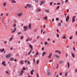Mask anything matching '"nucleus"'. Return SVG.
<instances>
[{
  "label": "nucleus",
  "instance_id": "nucleus-3",
  "mask_svg": "<svg viewBox=\"0 0 77 77\" xmlns=\"http://www.w3.org/2000/svg\"><path fill=\"white\" fill-rule=\"evenodd\" d=\"M2 65H3L4 66H6V62L3 61L2 63Z\"/></svg>",
  "mask_w": 77,
  "mask_h": 77
},
{
  "label": "nucleus",
  "instance_id": "nucleus-51",
  "mask_svg": "<svg viewBox=\"0 0 77 77\" xmlns=\"http://www.w3.org/2000/svg\"><path fill=\"white\" fill-rule=\"evenodd\" d=\"M58 66H59V64H57V67H56L57 69V68H58Z\"/></svg>",
  "mask_w": 77,
  "mask_h": 77
},
{
  "label": "nucleus",
  "instance_id": "nucleus-42",
  "mask_svg": "<svg viewBox=\"0 0 77 77\" xmlns=\"http://www.w3.org/2000/svg\"><path fill=\"white\" fill-rule=\"evenodd\" d=\"M60 7H59V6H58L57 8V9H59Z\"/></svg>",
  "mask_w": 77,
  "mask_h": 77
},
{
  "label": "nucleus",
  "instance_id": "nucleus-21",
  "mask_svg": "<svg viewBox=\"0 0 77 77\" xmlns=\"http://www.w3.org/2000/svg\"><path fill=\"white\" fill-rule=\"evenodd\" d=\"M5 51V49H3L2 50H0V51H1V53H2L3 51Z\"/></svg>",
  "mask_w": 77,
  "mask_h": 77
},
{
  "label": "nucleus",
  "instance_id": "nucleus-20",
  "mask_svg": "<svg viewBox=\"0 0 77 77\" xmlns=\"http://www.w3.org/2000/svg\"><path fill=\"white\" fill-rule=\"evenodd\" d=\"M20 63L22 65H23V64H24V61H22L21 62H20Z\"/></svg>",
  "mask_w": 77,
  "mask_h": 77
},
{
  "label": "nucleus",
  "instance_id": "nucleus-32",
  "mask_svg": "<svg viewBox=\"0 0 77 77\" xmlns=\"http://www.w3.org/2000/svg\"><path fill=\"white\" fill-rule=\"evenodd\" d=\"M10 60H11V61H12V60H14V58H10Z\"/></svg>",
  "mask_w": 77,
  "mask_h": 77
},
{
  "label": "nucleus",
  "instance_id": "nucleus-27",
  "mask_svg": "<svg viewBox=\"0 0 77 77\" xmlns=\"http://www.w3.org/2000/svg\"><path fill=\"white\" fill-rule=\"evenodd\" d=\"M21 32H17L18 35H21Z\"/></svg>",
  "mask_w": 77,
  "mask_h": 77
},
{
  "label": "nucleus",
  "instance_id": "nucleus-31",
  "mask_svg": "<svg viewBox=\"0 0 77 77\" xmlns=\"http://www.w3.org/2000/svg\"><path fill=\"white\" fill-rule=\"evenodd\" d=\"M69 39H72V36H70L69 38Z\"/></svg>",
  "mask_w": 77,
  "mask_h": 77
},
{
  "label": "nucleus",
  "instance_id": "nucleus-1",
  "mask_svg": "<svg viewBox=\"0 0 77 77\" xmlns=\"http://www.w3.org/2000/svg\"><path fill=\"white\" fill-rule=\"evenodd\" d=\"M75 17H76V16H74L73 17L72 19V23H74L75 22Z\"/></svg>",
  "mask_w": 77,
  "mask_h": 77
},
{
  "label": "nucleus",
  "instance_id": "nucleus-17",
  "mask_svg": "<svg viewBox=\"0 0 77 77\" xmlns=\"http://www.w3.org/2000/svg\"><path fill=\"white\" fill-rule=\"evenodd\" d=\"M11 2L12 3H16V2L14 0H11Z\"/></svg>",
  "mask_w": 77,
  "mask_h": 77
},
{
  "label": "nucleus",
  "instance_id": "nucleus-23",
  "mask_svg": "<svg viewBox=\"0 0 77 77\" xmlns=\"http://www.w3.org/2000/svg\"><path fill=\"white\" fill-rule=\"evenodd\" d=\"M47 18H48L47 17H44V20H47Z\"/></svg>",
  "mask_w": 77,
  "mask_h": 77
},
{
  "label": "nucleus",
  "instance_id": "nucleus-13",
  "mask_svg": "<svg viewBox=\"0 0 77 77\" xmlns=\"http://www.w3.org/2000/svg\"><path fill=\"white\" fill-rule=\"evenodd\" d=\"M41 11V10L40 9V8H38L37 9V12H40V11Z\"/></svg>",
  "mask_w": 77,
  "mask_h": 77
},
{
  "label": "nucleus",
  "instance_id": "nucleus-4",
  "mask_svg": "<svg viewBox=\"0 0 77 77\" xmlns=\"http://www.w3.org/2000/svg\"><path fill=\"white\" fill-rule=\"evenodd\" d=\"M27 28H28L27 26H24L23 27V29H24V31H26V30H27Z\"/></svg>",
  "mask_w": 77,
  "mask_h": 77
},
{
  "label": "nucleus",
  "instance_id": "nucleus-55",
  "mask_svg": "<svg viewBox=\"0 0 77 77\" xmlns=\"http://www.w3.org/2000/svg\"><path fill=\"white\" fill-rule=\"evenodd\" d=\"M57 36L58 38H59V34H57Z\"/></svg>",
  "mask_w": 77,
  "mask_h": 77
},
{
  "label": "nucleus",
  "instance_id": "nucleus-10",
  "mask_svg": "<svg viewBox=\"0 0 77 77\" xmlns=\"http://www.w3.org/2000/svg\"><path fill=\"white\" fill-rule=\"evenodd\" d=\"M27 7H28V8H32V6L30 4H27L26 5Z\"/></svg>",
  "mask_w": 77,
  "mask_h": 77
},
{
  "label": "nucleus",
  "instance_id": "nucleus-19",
  "mask_svg": "<svg viewBox=\"0 0 77 77\" xmlns=\"http://www.w3.org/2000/svg\"><path fill=\"white\" fill-rule=\"evenodd\" d=\"M46 54V52H43L42 53V56H44Z\"/></svg>",
  "mask_w": 77,
  "mask_h": 77
},
{
  "label": "nucleus",
  "instance_id": "nucleus-15",
  "mask_svg": "<svg viewBox=\"0 0 77 77\" xmlns=\"http://www.w3.org/2000/svg\"><path fill=\"white\" fill-rule=\"evenodd\" d=\"M6 4H7L6 2L4 3L3 4V6H4V7H5L6 6Z\"/></svg>",
  "mask_w": 77,
  "mask_h": 77
},
{
  "label": "nucleus",
  "instance_id": "nucleus-6",
  "mask_svg": "<svg viewBox=\"0 0 77 77\" xmlns=\"http://www.w3.org/2000/svg\"><path fill=\"white\" fill-rule=\"evenodd\" d=\"M54 56L56 57H57V58H58V59H59L60 58V56H59V55L57 54H55L54 55Z\"/></svg>",
  "mask_w": 77,
  "mask_h": 77
},
{
  "label": "nucleus",
  "instance_id": "nucleus-53",
  "mask_svg": "<svg viewBox=\"0 0 77 77\" xmlns=\"http://www.w3.org/2000/svg\"><path fill=\"white\" fill-rule=\"evenodd\" d=\"M59 20V18H57L56 19V20L57 21H58V20Z\"/></svg>",
  "mask_w": 77,
  "mask_h": 77
},
{
  "label": "nucleus",
  "instance_id": "nucleus-33",
  "mask_svg": "<svg viewBox=\"0 0 77 77\" xmlns=\"http://www.w3.org/2000/svg\"><path fill=\"white\" fill-rule=\"evenodd\" d=\"M45 12H48V13H49V12H50V11L48 10H45Z\"/></svg>",
  "mask_w": 77,
  "mask_h": 77
},
{
  "label": "nucleus",
  "instance_id": "nucleus-47",
  "mask_svg": "<svg viewBox=\"0 0 77 77\" xmlns=\"http://www.w3.org/2000/svg\"><path fill=\"white\" fill-rule=\"evenodd\" d=\"M66 57H68V54H66Z\"/></svg>",
  "mask_w": 77,
  "mask_h": 77
},
{
  "label": "nucleus",
  "instance_id": "nucleus-41",
  "mask_svg": "<svg viewBox=\"0 0 77 77\" xmlns=\"http://www.w3.org/2000/svg\"><path fill=\"white\" fill-rule=\"evenodd\" d=\"M35 3H38V0H35Z\"/></svg>",
  "mask_w": 77,
  "mask_h": 77
},
{
  "label": "nucleus",
  "instance_id": "nucleus-36",
  "mask_svg": "<svg viewBox=\"0 0 77 77\" xmlns=\"http://www.w3.org/2000/svg\"><path fill=\"white\" fill-rule=\"evenodd\" d=\"M38 52H37L36 53V55L34 56L35 57H36V56H37V55H38Z\"/></svg>",
  "mask_w": 77,
  "mask_h": 77
},
{
  "label": "nucleus",
  "instance_id": "nucleus-2",
  "mask_svg": "<svg viewBox=\"0 0 77 77\" xmlns=\"http://www.w3.org/2000/svg\"><path fill=\"white\" fill-rule=\"evenodd\" d=\"M69 20V16H67L66 18V22H68V21Z\"/></svg>",
  "mask_w": 77,
  "mask_h": 77
},
{
  "label": "nucleus",
  "instance_id": "nucleus-28",
  "mask_svg": "<svg viewBox=\"0 0 77 77\" xmlns=\"http://www.w3.org/2000/svg\"><path fill=\"white\" fill-rule=\"evenodd\" d=\"M32 50H30V52H29V53L28 54V55H29V54H30V53H31V52H32Z\"/></svg>",
  "mask_w": 77,
  "mask_h": 77
},
{
  "label": "nucleus",
  "instance_id": "nucleus-14",
  "mask_svg": "<svg viewBox=\"0 0 77 77\" xmlns=\"http://www.w3.org/2000/svg\"><path fill=\"white\" fill-rule=\"evenodd\" d=\"M67 65L68 68H69V65H70V64H69V62H68L67 63Z\"/></svg>",
  "mask_w": 77,
  "mask_h": 77
},
{
  "label": "nucleus",
  "instance_id": "nucleus-5",
  "mask_svg": "<svg viewBox=\"0 0 77 77\" xmlns=\"http://www.w3.org/2000/svg\"><path fill=\"white\" fill-rule=\"evenodd\" d=\"M3 13H2L1 14V17H0V20H2L3 18Z\"/></svg>",
  "mask_w": 77,
  "mask_h": 77
},
{
  "label": "nucleus",
  "instance_id": "nucleus-39",
  "mask_svg": "<svg viewBox=\"0 0 77 77\" xmlns=\"http://www.w3.org/2000/svg\"><path fill=\"white\" fill-rule=\"evenodd\" d=\"M23 38H24V37H23V36H21V38H20L21 39H23Z\"/></svg>",
  "mask_w": 77,
  "mask_h": 77
},
{
  "label": "nucleus",
  "instance_id": "nucleus-54",
  "mask_svg": "<svg viewBox=\"0 0 77 77\" xmlns=\"http://www.w3.org/2000/svg\"><path fill=\"white\" fill-rule=\"evenodd\" d=\"M52 61H53V60H50V61H49V62H52Z\"/></svg>",
  "mask_w": 77,
  "mask_h": 77
},
{
  "label": "nucleus",
  "instance_id": "nucleus-26",
  "mask_svg": "<svg viewBox=\"0 0 77 77\" xmlns=\"http://www.w3.org/2000/svg\"><path fill=\"white\" fill-rule=\"evenodd\" d=\"M44 3H45V2L43 1H41L40 2V3L41 4H44Z\"/></svg>",
  "mask_w": 77,
  "mask_h": 77
},
{
  "label": "nucleus",
  "instance_id": "nucleus-45",
  "mask_svg": "<svg viewBox=\"0 0 77 77\" xmlns=\"http://www.w3.org/2000/svg\"><path fill=\"white\" fill-rule=\"evenodd\" d=\"M37 77H39V75H38V73L36 74Z\"/></svg>",
  "mask_w": 77,
  "mask_h": 77
},
{
  "label": "nucleus",
  "instance_id": "nucleus-49",
  "mask_svg": "<svg viewBox=\"0 0 77 77\" xmlns=\"http://www.w3.org/2000/svg\"><path fill=\"white\" fill-rule=\"evenodd\" d=\"M69 10H68V9H67V10H66V12H69Z\"/></svg>",
  "mask_w": 77,
  "mask_h": 77
},
{
  "label": "nucleus",
  "instance_id": "nucleus-35",
  "mask_svg": "<svg viewBox=\"0 0 77 77\" xmlns=\"http://www.w3.org/2000/svg\"><path fill=\"white\" fill-rule=\"evenodd\" d=\"M23 70L21 71V73L20 74L21 75H23Z\"/></svg>",
  "mask_w": 77,
  "mask_h": 77
},
{
  "label": "nucleus",
  "instance_id": "nucleus-43",
  "mask_svg": "<svg viewBox=\"0 0 77 77\" xmlns=\"http://www.w3.org/2000/svg\"><path fill=\"white\" fill-rule=\"evenodd\" d=\"M63 39H66V37L65 36H64L63 37Z\"/></svg>",
  "mask_w": 77,
  "mask_h": 77
},
{
  "label": "nucleus",
  "instance_id": "nucleus-24",
  "mask_svg": "<svg viewBox=\"0 0 77 77\" xmlns=\"http://www.w3.org/2000/svg\"><path fill=\"white\" fill-rule=\"evenodd\" d=\"M12 39H13L12 38H10L9 40L10 42H11V41H12Z\"/></svg>",
  "mask_w": 77,
  "mask_h": 77
},
{
  "label": "nucleus",
  "instance_id": "nucleus-18",
  "mask_svg": "<svg viewBox=\"0 0 77 77\" xmlns=\"http://www.w3.org/2000/svg\"><path fill=\"white\" fill-rule=\"evenodd\" d=\"M59 64H62L63 63V61L61 60L59 62Z\"/></svg>",
  "mask_w": 77,
  "mask_h": 77
},
{
  "label": "nucleus",
  "instance_id": "nucleus-57",
  "mask_svg": "<svg viewBox=\"0 0 77 77\" xmlns=\"http://www.w3.org/2000/svg\"><path fill=\"white\" fill-rule=\"evenodd\" d=\"M40 37V36H37V38H38V39H39V37Z\"/></svg>",
  "mask_w": 77,
  "mask_h": 77
},
{
  "label": "nucleus",
  "instance_id": "nucleus-34",
  "mask_svg": "<svg viewBox=\"0 0 77 77\" xmlns=\"http://www.w3.org/2000/svg\"><path fill=\"white\" fill-rule=\"evenodd\" d=\"M65 77H66V76H67V75H68V74H67V73L66 72L65 73Z\"/></svg>",
  "mask_w": 77,
  "mask_h": 77
},
{
  "label": "nucleus",
  "instance_id": "nucleus-25",
  "mask_svg": "<svg viewBox=\"0 0 77 77\" xmlns=\"http://www.w3.org/2000/svg\"><path fill=\"white\" fill-rule=\"evenodd\" d=\"M47 44H48V42H44V45H47Z\"/></svg>",
  "mask_w": 77,
  "mask_h": 77
},
{
  "label": "nucleus",
  "instance_id": "nucleus-50",
  "mask_svg": "<svg viewBox=\"0 0 77 77\" xmlns=\"http://www.w3.org/2000/svg\"><path fill=\"white\" fill-rule=\"evenodd\" d=\"M29 38H28V39H27L26 40V42H28V41H29Z\"/></svg>",
  "mask_w": 77,
  "mask_h": 77
},
{
  "label": "nucleus",
  "instance_id": "nucleus-64",
  "mask_svg": "<svg viewBox=\"0 0 77 77\" xmlns=\"http://www.w3.org/2000/svg\"><path fill=\"white\" fill-rule=\"evenodd\" d=\"M44 47H43V48H42V50H44Z\"/></svg>",
  "mask_w": 77,
  "mask_h": 77
},
{
  "label": "nucleus",
  "instance_id": "nucleus-29",
  "mask_svg": "<svg viewBox=\"0 0 77 77\" xmlns=\"http://www.w3.org/2000/svg\"><path fill=\"white\" fill-rule=\"evenodd\" d=\"M48 75H51V72H48Z\"/></svg>",
  "mask_w": 77,
  "mask_h": 77
},
{
  "label": "nucleus",
  "instance_id": "nucleus-56",
  "mask_svg": "<svg viewBox=\"0 0 77 77\" xmlns=\"http://www.w3.org/2000/svg\"><path fill=\"white\" fill-rule=\"evenodd\" d=\"M50 5H51V4H53V2H51L50 3Z\"/></svg>",
  "mask_w": 77,
  "mask_h": 77
},
{
  "label": "nucleus",
  "instance_id": "nucleus-61",
  "mask_svg": "<svg viewBox=\"0 0 77 77\" xmlns=\"http://www.w3.org/2000/svg\"><path fill=\"white\" fill-rule=\"evenodd\" d=\"M13 26H14V27H15V26H16V24H14Z\"/></svg>",
  "mask_w": 77,
  "mask_h": 77
},
{
  "label": "nucleus",
  "instance_id": "nucleus-60",
  "mask_svg": "<svg viewBox=\"0 0 77 77\" xmlns=\"http://www.w3.org/2000/svg\"><path fill=\"white\" fill-rule=\"evenodd\" d=\"M42 31H43L42 29L41 31V34H42Z\"/></svg>",
  "mask_w": 77,
  "mask_h": 77
},
{
  "label": "nucleus",
  "instance_id": "nucleus-63",
  "mask_svg": "<svg viewBox=\"0 0 77 77\" xmlns=\"http://www.w3.org/2000/svg\"><path fill=\"white\" fill-rule=\"evenodd\" d=\"M68 2V0H66L65 2V3H66V2Z\"/></svg>",
  "mask_w": 77,
  "mask_h": 77
},
{
  "label": "nucleus",
  "instance_id": "nucleus-62",
  "mask_svg": "<svg viewBox=\"0 0 77 77\" xmlns=\"http://www.w3.org/2000/svg\"><path fill=\"white\" fill-rule=\"evenodd\" d=\"M33 62H35V59H33Z\"/></svg>",
  "mask_w": 77,
  "mask_h": 77
},
{
  "label": "nucleus",
  "instance_id": "nucleus-12",
  "mask_svg": "<svg viewBox=\"0 0 77 77\" xmlns=\"http://www.w3.org/2000/svg\"><path fill=\"white\" fill-rule=\"evenodd\" d=\"M29 47H30V48L31 49V50L32 51V50H33V47H32V45H31V44L29 45Z\"/></svg>",
  "mask_w": 77,
  "mask_h": 77
},
{
  "label": "nucleus",
  "instance_id": "nucleus-38",
  "mask_svg": "<svg viewBox=\"0 0 77 77\" xmlns=\"http://www.w3.org/2000/svg\"><path fill=\"white\" fill-rule=\"evenodd\" d=\"M58 25V26H59V27H60L61 26V23H59Z\"/></svg>",
  "mask_w": 77,
  "mask_h": 77
},
{
  "label": "nucleus",
  "instance_id": "nucleus-30",
  "mask_svg": "<svg viewBox=\"0 0 77 77\" xmlns=\"http://www.w3.org/2000/svg\"><path fill=\"white\" fill-rule=\"evenodd\" d=\"M72 56L73 58H74V57H74V54H73L72 53Z\"/></svg>",
  "mask_w": 77,
  "mask_h": 77
},
{
  "label": "nucleus",
  "instance_id": "nucleus-11",
  "mask_svg": "<svg viewBox=\"0 0 77 77\" xmlns=\"http://www.w3.org/2000/svg\"><path fill=\"white\" fill-rule=\"evenodd\" d=\"M15 30H16V28H15L14 29V30L13 31H12L11 32V33H14L15 32Z\"/></svg>",
  "mask_w": 77,
  "mask_h": 77
},
{
  "label": "nucleus",
  "instance_id": "nucleus-48",
  "mask_svg": "<svg viewBox=\"0 0 77 77\" xmlns=\"http://www.w3.org/2000/svg\"><path fill=\"white\" fill-rule=\"evenodd\" d=\"M73 50H74V51H75V48L74 47L73 48Z\"/></svg>",
  "mask_w": 77,
  "mask_h": 77
},
{
  "label": "nucleus",
  "instance_id": "nucleus-9",
  "mask_svg": "<svg viewBox=\"0 0 77 77\" xmlns=\"http://www.w3.org/2000/svg\"><path fill=\"white\" fill-rule=\"evenodd\" d=\"M51 56H52V53H50L48 57V59H50L51 58Z\"/></svg>",
  "mask_w": 77,
  "mask_h": 77
},
{
  "label": "nucleus",
  "instance_id": "nucleus-58",
  "mask_svg": "<svg viewBox=\"0 0 77 77\" xmlns=\"http://www.w3.org/2000/svg\"><path fill=\"white\" fill-rule=\"evenodd\" d=\"M62 73H60V76L62 75Z\"/></svg>",
  "mask_w": 77,
  "mask_h": 77
},
{
  "label": "nucleus",
  "instance_id": "nucleus-52",
  "mask_svg": "<svg viewBox=\"0 0 77 77\" xmlns=\"http://www.w3.org/2000/svg\"><path fill=\"white\" fill-rule=\"evenodd\" d=\"M55 52L56 53H57V52H59V51H56Z\"/></svg>",
  "mask_w": 77,
  "mask_h": 77
},
{
  "label": "nucleus",
  "instance_id": "nucleus-40",
  "mask_svg": "<svg viewBox=\"0 0 77 77\" xmlns=\"http://www.w3.org/2000/svg\"><path fill=\"white\" fill-rule=\"evenodd\" d=\"M61 3L62 5H63V3H64L63 1H62Z\"/></svg>",
  "mask_w": 77,
  "mask_h": 77
},
{
  "label": "nucleus",
  "instance_id": "nucleus-46",
  "mask_svg": "<svg viewBox=\"0 0 77 77\" xmlns=\"http://www.w3.org/2000/svg\"><path fill=\"white\" fill-rule=\"evenodd\" d=\"M22 69H23V70H26V68H24V67H23V68H22Z\"/></svg>",
  "mask_w": 77,
  "mask_h": 77
},
{
  "label": "nucleus",
  "instance_id": "nucleus-59",
  "mask_svg": "<svg viewBox=\"0 0 77 77\" xmlns=\"http://www.w3.org/2000/svg\"><path fill=\"white\" fill-rule=\"evenodd\" d=\"M32 38H30L29 39V41H32Z\"/></svg>",
  "mask_w": 77,
  "mask_h": 77
},
{
  "label": "nucleus",
  "instance_id": "nucleus-8",
  "mask_svg": "<svg viewBox=\"0 0 77 77\" xmlns=\"http://www.w3.org/2000/svg\"><path fill=\"white\" fill-rule=\"evenodd\" d=\"M23 14V13H19L18 14V17H21L22 16V15Z\"/></svg>",
  "mask_w": 77,
  "mask_h": 77
},
{
  "label": "nucleus",
  "instance_id": "nucleus-22",
  "mask_svg": "<svg viewBox=\"0 0 77 77\" xmlns=\"http://www.w3.org/2000/svg\"><path fill=\"white\" fill-rule=\"evenodd\" d=\"M33 72H34V71L33 70H32L31 71V74H33Z\"/></svg>",
  "mask_w": 77,
  "mask_h": 77
},
{
  "label": "nucleus",
  "instance_id": "nucleus-37",
  "mask_svg": "<svg viewBox=\"0 0 77 77\" xmlns=\"http://www.w3.org/2000/svg\"><path fill=\"white\" fill-rule=\"evenodd\" d=\"M39 63V60H37V61H36V63H37V64H38V63Z\"/></svg>",
  "mask_w": 77,
  "mask_h": 77
},
{
  "label": "nucleus",
  "instance_id": "nucleus-7",
  "mask_svg": "<svg viewBox=\"0 0 77 77\" xmlns=\"http://www.w3.org/2000/svg\"><path fill=\"white\" fill-rule=\"evenodd\" d=\"M10 57H11V54H7L6 56V58H9Z\"/></svg>",
  "mask_w": 77,
  "mask_h": 77
},
{
  "label": "nucleus",
  "instance_id": "nucleus-16",
  "mask_svg": "<svg viewBox=\"0 0 77 77\" xmlns=\"http://www.w3.org/2000/svg\"><path fill=\"white\" fill-rule=\"evenodd\" d=\"M29 29L30 30H31V24H29Z\"/></svg>",
  "mask_w": 77,
  "mask_h": 77
},
{
  "label": "nucleus",
  "instance_id": "nucleus-44",
  "mask_svg": "<svg viewBox=\"0 0 77 77\" xmlns=\"http://www.w3.org/2000/svg\"><path fill=\"white\" fill-rule=\"evenodd\" d=\"M6 73H7V74H10L9 73V72H8L7 71H6L5 72Z\"/></svg>",
  "mask_w": 77,
  "mask_h": 77
}]
</instances>
